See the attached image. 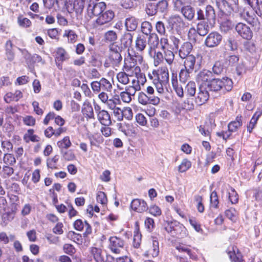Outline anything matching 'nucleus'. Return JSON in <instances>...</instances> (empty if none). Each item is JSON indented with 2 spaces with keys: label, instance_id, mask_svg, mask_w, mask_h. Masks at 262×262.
<instances>
[{
  "label": "nucleus",
  "instance_id": "f257e3e1",
  "mask_svg": "<svg viewBox=\"0 0 262 262\" xmlns=\"http://www.w3.org/2000/svg\"><path fill=\"white\" fill-rule=\"evenodd\" d=\"M153 74L156 76L153 80V83L157 92L160 94H163L169 83L168 69L166 67L161 68L157 71L154 72Z\"/></svg>",
  "mask_w": 262,
  "mask_h": 262
},
{
  "label": "nucleus",
  "instance_id": "f03ea898",
  "mask_svg": "<svg viewBox=\"0 0 262 262\" xmlns=\"http://www.w3.org/2000/svg\"><path fill=\"white\" fill-rule=\"evenodd\" d=\"M232 84L231 79L228 78L222 79L212 78L208 84V86L211 91L218 92L223 89L227 91H230L232 88Z\"/></svg>",
  "mask_w": 262,
  "mask_h": 262
},
{
  "label": "nucleus",
  "instance_id": "7ed1b4c3",
  "mask_svg": "<svg viewBox=\"0 0 262 262\" xmlns=\"http://www.w3.org/2000/svg\"><path fill=\"white\" fill-rule=\"evenodd\" d=\"M106 9V4L104 2H96L94 0L88 4L85 18L88 20L98 17L103 11Z\"/></svg>",
  "mask_w": 262,
  "mask_h": 262
},
{
  "label": "nucleus",
  "instance_id": "20e7f679",
  "mask_svg": "<svg viewBox=\"0 0 262 262\" xmlns=\"http://www.w3.org/2000/svg\"><path fill=\"white\" fill-rule=\"evenodd\" d=\"M197 19L203 20L210 23L213 26L215 22V13L214 8L210 5H207L205 10L199 9L197 11Z\"/></svg>",
  "mask_w": 262,
  "mask_h": 262
},
{
  "label": "nucleus",
  "instance_id": "39448f33",
  "mask_svg": "<svg viewBox=\"0 0 262 262\" xmlns=\"http://www.w3.org/2000/svg\"><path fill=\"white\" fill-rule=\"evenodd\" d=\"M91 254L96 262H115L113 257L106 255L100 248L93 247L91 249Z\"/></svg>",
  "mask_w": 262,
  "mask_h": 262
},
{
  "label": "nucleus",
  "instance_id": "423d86ee",
  "mask_svg": "<svg viewBox=\"0 0 262 262\" xmlns=\"http://www.w3.org/2000/svg\"><path fill=\"white\" fill-rule=\"evenodd\" d=\"M109 241V248L112 252L119 254L124 250L125 242L122 239L113 236L110 238Z\"/></svg>",
  "mask_w": 262,
  "mask_h": 262
},
{
  "label": "nucleus",
  "instance_id": "0eeeda50",
  "mask_svg": "<svg viewBox=\"0 0 262 262\" xmlns=\"http://www.w3.org/2000/svg\"><path fill=\"white\" fill-rule=\"evenodd\" d=\"M222 40V36L217 32H212L207 36L205 41V45L209 48L217 47Z\"/></svg>",
  "mask_w": 262,
  "mask_h": 262
},
{
  "label": "nucleus",
  "instance_id": "6e6552de",
  "mask_svg": "<svg viewBox=\"0 0 262 262\" xmlns=\"http://www.w3.org/2000/svg\"><path fill=\"white\" fill-rule=\"evenodd\" d=\"M238 34L243 38L249 40L252 37V32L250 28L245 24L239 23L235 26Z\"/></svg>",
  "mask_w": 262,
  "mask_h": 262
},
{
  "label": "nucleus",
  "instance_id": "1a4fd4ad",
  "mask_svg": "<svg viewBox=\"0 0 262 262\" xmlns=\"http://www.w3.org/2000/svg\"><path fill=\"white\" fill-rule=\"evenodd\" d=\"M114 17V13L112 10L103 11V12L96 19V23L98 26H102L110 22Z\"/></svg>",
  "mask_w": 262,
  "mask_h": 262
},
{
  "label": "nucleus",
  "instance_id": "9d476101",
  "mask_svg": "<svg viewBox=\"0 0 262 262\" xmlns=\"http://www.w3.org/2000/svg\"><path fill=\"white\" fill-rule=\"evenodd\" d=\"M209 98V94L206 89L203 86H200L195 98V103L198 105H202L208 100Z\"/></svg>",
  "mask_w": 262,
  "mask_h": 262
},
{
  "label": "nucleus",
  "instance_id": "9b49d317",
  "mask_svg": "<svg viewBox=\"0 0 262 262\" xmlns=\"http://www.w3.org/2000/svg\"><path fill=\"white\" fill-rule=\"evenodd\" d=\"M168 23L172 28H175L177 30L182 29L186 26L185 23L183 18L178 15L170 16L168 19Z\"/></svg>",
  "mask_w": 262,
  "mask_h": 262
},
{
  "label": "nucleus",
  "instance_id": "f8f14e48",
  "mask_svg": "<svg viewBox=\"0 0 262 262\" xmlns=\"http://www.w3.org/2000/svg\"><path fill=\"white\" fill-rule=\"evenodd\" d=\"M159 253V242L157 237L152 236L150 239V246L145 254L157 257Z\"/></svg>",
  "mask_w": 262,
  "mask_h": 262
},
{
  "label": "nucleus",
  "instance_id": "ddd939ff",
  "mask_svg": "<svg viewBox=\"0 0 262 262\" xmlns=\"http://www.w3.org/2000/svg\"><path fill=\"white\" fill-rule=\"evenodd\" d=\"M130 207L133 210L138 212H143L148 209L145 201L137 199L132 201Z\"/></svg>",
  "mask_w": 262,
  "mask_h": 262
},
{
  "label": "nucleus",
  "instance_id": "4468645a",
  "mask_svg": "<svg viewBox=\"0 0 262 262\" xmlns=\"http://www.w3.org/2000/svg\"><path fill=\"white\" fill-rule=\"evenodd\" d=\"M97 118L99 122L104 126H110L112 124V120L108 112L104 110L99 111L97 113Z\"/></svg>",
  "mask_w": 262,
  "mask_h": 262
},
{
  "label": "nucleus",
  "instance_id": "2eb2a0df",
  "mask_svg": "<svg viewBox=\"0 0 262 262\" xmlns=\"http://www.w3.org/2000/svg\"><path fill=\"white\" fill-rule=\"evenodd\" d=\"M213 78L211 72L207 70H203L200 72L196 76V80L199 83H205L210 81Z\"/></svg>",
  "mask_w": 262,
  "mask_h": 262
},
{
  "label": "nucleus",
  "instance_id": "dca6fc26",
  "mask_svg": "<svg viewBox=\"0 0 262 262\" xmlns=\"http://www.w3.org/2000/svg\"><path fill=\"white\" fill-rule=\"evenodd\" d=\"M137 64V62L129 53L124 59L123 68L125 72H128L133 69L134 72H135L136 68L140 67Z\"/></svg>",
  "mask_w": 262,
  "mask_h": 262
},
{
  "label": "nucleus",
  "instance_id": "f3484780",
  "mask_svg": "<svg viewBox=\"0 0 262 262\" xmlns=\"http://www.w3.org/2000/svg\"><path fill=\"white\" fill-rule=\"evenodd\" d=\"M184 59L183 64L184 68L192 71H196L197 67L196 65V58L193 55L187 56V57L182 58Z\"/></svg>",
  "mask_w": 262,
  "mask_h": 262
},
{
  "label": "nucleus",
  "instance_id": "a211bd4d",
  "mask_svg": "<svg viewBox=\"0 0 262 262\" xmlns=\"http://www.w3.org/2000/svg\"><path fill=\"white\" fill-rule=\"evenodd\" d=\"M192 45L189 42H184L180 47L179 50V55L181 58H183L187 57V56H190V52L192 50Z\"/></svg>",
  "mask_w": 262,
  "mask_h": 262
},
{
  "label": "nucleus",
  "instance_id": "6ab92c4d",
  "mask_svg": "<svg viewBox=\"0 0 262 262\" xmlns=\"http://www.w3.org/2000/svg\"><path fill=\"white\" fill-rule=\"evenodd\" d=\"M139 24V19L133 16H129L125 19V26L128 31L136 30Z\"/></svg>",
  "mask_w": 262,
  "mask_h": 262
},
{
  "label": "nucleus",
  "instance_id": "aec40b11",
  "mask_svg": "<svg viewBox=\"0 0 262 262\" xmlns=\"http://www.w3.org/2000/svg\"><path fill=\"white\" fill-rule=\"evenodd\" d=\"M171 84L177 95L181 98L183 97L184 94L183 88L182 86L178 83L176 74H172Z\"/></svg>",
  "mask_w": 262,
  "mask_h": 262
},
{
  "label": "nucleus",
  "instance_id": "412c9836",
  "mask_svg": "<svg viewBox=\"0 0 262 262\" xmlns=\"http://www.w3.org/2000/svg\"><path fill=\"white\" fill-rule=\"evenodd\" d=\"M23 54L27 64L32 65L36 62H43L41 57L37 54L31 55L25 50L23 51Z\"/></svg>",
  "mask_w": 262,
  "mask_h": 262
},
{
  "label": "nucleus",
  "instance_id": "4be33fe9",
  "mask_svg": "<svg viewBox=\"0 0 262 262\" xmlns=\"http://www.w3.org/2000/svg\"><path fill=\"white\" fill-rule=\"evenodd\" d=\"M182 229H184V227L182 225L179 224L174 225L172 223L168 224L165 227V230L173 237L179 236L181 234L180 231H182Z\"/></svg>",
  "mask_w": 262,
  "mask_h": 262
},
{
  "label": "nucleus",
  "instance_id": "5701e85b",
  "mask_svg": "<svg viewBox=\"0 0 262 262\" xmlns=\"http://www.w3.org/2000/svg\"><path fill=\"white\" fill-rule=\"evenodd\" d=\"M202 21L199 23L196 26V31L201 36L206 35L209 31L210 23L208 21L202 20Z\"/></svg>",
  "mask_w": 262,
  "mask_h": 262
},
{
  "label": "nucleus",
  "instance_id": "b1692460",
  "mask_svg": "<svg viewBox=\"0 0 262 262\" xmlns=\"http://www.w3.org/2000/svg\"><path fill=\"white\" fill-rule=\"evenodd\" d=\"M148 42L149 46V53L151 55L152 50H155L159 43L158 36L155 33L149 34L148 38Z\"/></svg>",
  "mask_w": 262,
  "mask_h": 262
},
{
  "label": "nucleus",
  "instance_id": "393cba45",
  "mask_svg": "<svg viewBox=\"0 0 262 262\" xmlns=\"http://www.w3.org/2000/svg\"><path fill=\"white\" fill-rule=\"evenodd\" d=\"M23 94L20 91L17 90L14 93L11 92L8 93L4 97L5 101L9 103L12 101H18L19 99L22 98Z\"/></svg>",
  "mask_w": 262,
  "mask_h": 262
},
{
  "label": "nucleus",
  "instance_id": "a878e982",
  "mask_svg": "<svg viewBox=\"0 0 262 262\" xmlns=\"http://www.w3.org/2000/svg\"><path fill=\"white\" fill-rule=\"evenodd\" d=\"M82 112L85 117L90 119L94 117L93 108L91 103L88 101H85L83 103Z\"/></svg>",
  "mask_w": 262,
  "mask_h": 262
},
{
  "label": "nucleus",
  "instance_id": "bb28decb",
  "mask_svg": "<svg viewBox=\"0 0 262 262\" xmlns=\"http://www.w3.org/2000/svg\"><path fill=\"white\" fill-rule=\"evenodd\" d=\"M184 16L189 20H191L194 17L195 11L190 6H184L181 10Z\"/></svg>",
  "mask_w": 262,
  "mask_h": 262
},
{
  "label": "nucleus",
  "instance_id": "cd10ccee",
  "mask_svg": "<svg viewBox=\"0 0 262 262\" xmlns=\"http://www.w3.org/2000/svg\"><path fill=\"white\" fill-rule=\"evenodd\" d=\"M225 49L228 51H235L237 48L236 41L233 37H229L225 42Z\"/></svg>",
  "mask_w": 262,
  "mask_h": 262
},
{
  "label": "nucleus",
  "instance_id": "c85d7f7f",
  "mask_svg": "<svg viewBox=\"0 0 262 262\" xmlns=\"http://www.w3.org/2000/svg\"><path fill=\"white\" fill-rule=\"evenodd\" d=\"M133 38V36L130 33H125L121 39V43L120 45H123L125 48H128L132 44Z\"/></svg>",
  "mask_w": 262,
  "mask_h": 262
},
{
  "label": "nucleus",
  "instance_id": "c756f323",
  "mask_svg": "<svg viewBox=\"0 0 262 262\" xmlns=\"http://www.w3.org/2000/svg\"><path fill=\"white\" fill-rule=\"evenodd\" d=\"M146 39L143 36H139L136 40V48L137 50L143 51L146 47Z\"/></svg>",
  "mask_w": 262,
  "mask_h": 262
},
{
  "label": "nucleus",
  "instance_id": "7c9ffc66",
  "mask_svg": "<svg viewBox=\"0 0 262 262\" xmlns=\"http://www.w3.org/2000/svg\"><path fill=\"white\" fill-rule=\"evenodd\" d=\"M242 125V117L237 116L235 121H232L228 124V130L229 132H235Z\"/></svg>",
  "mask_w": 262,
  "mask_h": 262
},
{
  "label": "nucleus",
  "instance_id": "2f4dec72",
  "mask_svg": "<svg viewBox=\"0 0 262 262\" xmlns=\"http://www.w3.org/2000/svg\"><path fill=\"white\" fill-rule=\"evenodd\" d=\"M234 26V24L230 20L226 19L221 22L220 29L222 32L227 33L232 30Z\"/></svg>",
  "mask_w": 262,
  "mask_h": 262
},
{
  "label": "nucleus",
  "instance_id": "473e14b6",
  "mask_svg": "<svg viewBox=\"0 0 262 262\" xmlns=\"http://www.w3.org/2000/svg\"><path fill=\"white\" fill-rule=\"evenodd\" d=\"M108 58L111 63L115 67H119L122 60L121 54L118 53H110Z\"/></svg>",
  "mask_w": 262,
  "mask_h": 262
},
{
  "label": "nucleus",
  "instance_id": "72a5a7b5",
  "mask_svg": "<svg viewBox=\"0 0 262 262\" xmlns=\"http://www.w3.org/2000/svg\"><path fill=\"white\" fill-rule=\"evenodd\" d=\"M228 250V254L232 262H244L242 258L241 254L238 253H235V250L234 247H232V251L230 249Z\"/></svg>",
  "mask_w": 262,
  "mask_h": 262
},
{
  "label": "nucleus",
  "instance_id": "f704fd0d",
  "mask_svg": "<svg viewBox=\"0 0 262 262\" xmlns=\"http://www.w3.org/2000/svg\"><path fill=\"white\" fill-rule=\"evenodd\" d=\"M196 84L193 81H189L185 87L186 94L189 96H194L196 93Z\"/></svg>",
  "mask_w": 262,
  "mask_h": 262
},
{
  "label": "nucleus",
  "instance_id": "c9c22d12",
  "mask_svg": "<svg viewBox=\"0 0 262 262\" xmlns=\"http://www.w3.org/2000/svg\"><path fill=\"white\" fill-rule=\"evenodd\" d=\"M218 8L223 12H230L231 9L228 3L226 0H216Z\"/></svg>",
  "mask_w": 262,
  "mask_h": 262
},
{
  "label": "nucleus",
  "instance_id": "e433bc0d",
  "mask_svg": "<svg viewBox=\"0 0 262 262\" xmlns=\"http://www.w3.org/2000/svg\"><path fill=\"white\" fill-rule=\"evenodd\" d=\"M129 77H132V76L129 75L125 72H120L117 75L118 81L124 85L129 83Z\"/></svg>",
  "mask_w": 262,
  "mask_h": 262
},
{
  "label": "nucleus",
  "instance_id": "4c0bfd02",
  "mask_svg": "<svg viewBox=\"0 0 262 262\" xmlns=\"http://www.w3.org/2000/svg\"><path fill=\"white\" fill-rule=\"evenodd\" d=\"M193 71L188 70L186 69H182L179 73V79L181 82L185 83L190 78V74L192 73Z\"/></svg>",
  "mask_w": 262,
  "mask_h": 262
},
{
  "label": "nucleus",
  "instance_id": "58836bf2",
  "mask_svg": "<svg viewBox=\"0 0 262 262\" xmlns=\"http://www.w3.org/2000/svg\"><path fill=\"white\" fill-rule=\"evenodd\" d=\"M135 77L139 81V83L141 85H143L146 82V78L144 74L141 73L140 67H136L135 72Z\"/></svg>",
  "mask_w": 262,
  "mask_h": 262
},
{
  "label": "nucleus",
  "instance_id": "ea45409f",
  "mask_svg": "<svg viewBox=\"0 0 262 262\" xmlns=\"http://www.w3.org/2000/svg\"><path fill=\"white\" fill-rule=\"evenodd\" d=\"M57 146L60 149V151L64 149H68L71 146V142L69 137H64L62 140L57 142Z\"/></svg>",
  "mask_w": 262,
  "mask_h": 262
},
{
  "label": "nucleus",
  "instance_id": "a19ab883",
  "mask_svg": "<svg viewBox=\"0 0 262 262\" xmlns=\"http://www.w3.org/2000/svg\"><path fill=\"white\" fill-rule=\"evenodd\" d=\"M141 90V86L139 83V81L136 77L132 79L130 85L126 88L125 90L126 91H134L135 94L137 91H139Z\"/></svg>",
  "mask_w": 262,
  "mask_h": 262
},
{
  "label": "nucleus",
  "instance_id": "79ce46f5",
  "mask_svg": "<svg viewBox=\"0 0 262 262\" xmlns=\"http://www.w3.org/2000/svg\"><path fill=\"white\" fill-rule=\"evenodd\" d=\"M146 13L149 16H152L158 13L156 3L149 2L146 4Z\"/></svg>",
  "mask_w": 262,
  "mask_h": 262
},
{
  "label": "nucleus",
  "instance_id": "37998d69",
  "mask_svg": "<svg viewBox=\"0 0 262 262\" xmlns=\"http://www.w3.org/2000/svg\"><path fill=\"white\" fill-rule=\"evenodd\" d=\"M134 91H126L120 93V97L124 102L129 103L132 100V96L135 95Z\"/></svg>",
  "mask_w": 262,
  "mask_h": 262
},
{
  "label": "nucleus",
  "instance_id": "c03bdc74",
  "mask_svg": "<svg viewBox=\"0 0 262 262\" xmlns=\"http://www.w3.org/2000/svg\"><path fill=\"white\" fill-rule=\"evenodd\" d=\"M63 36L67 37L68 38L69 42L72 43L76 41L78 37L75 31L72 30H66Z\"/></svg>",
  "mask_w": 262,
  "mask_h": 262
},
{
  "label": "nucleus",
  "instance_id": "a18cd8bd",
  "mask_svg": "<svg viewBox=\"0 0 262 262\" xmlns=\"http://www.w3.org/2000/svg\"><path fill=\"white\" fill-rule=\"evenodd\" d=\"M110 53L113 54H121L123 51V47L120 43L114 42L110 45L109 47Z\"/></svg>",
  "mask_w": 262,
  "mask_h": 262
},
{
  "label": "nucleus",
  "instance_id": "49530a36",
  "mask_svg": "<svg viewBox=\"0 0 262 262\" xmlns=\"http://www.w3.org/2000/svg\"><path fill=\"white\" fill-rule=\"evenodd\" d=\"M68 58L65 50L62 48H59L57 49L56 54V59L58 61H63Z\"/></svg>",
  "mask_w": 262,
  "mask_h": 262
},
{
  "label": "nucleus",
  "instance_id": "de8ad7c7",
  "mask_svg": "<svg viewBox=\"0 0 262 262\" xmlns=\"http://www.w3.org/2000/svg\"><path fill=\"white\" fill-rule=\"evenodd\" d=\"M99 81L102 90L108 92H111L113 85L109 80L104 78H102Z\"/></svg>",
  "mask_w": 262,
  "mask_h": 262
},
{
  "label": "nucleus",
  "instance_id": "09e8293b",
  "mask_svg": "<svg viewBox=\"0 0 262 262\" xmlns=\"http://www.w3.org/2000/svg\"><path fill=\"white\" fill-rule=\"evenodd\" d=\"M141 28L142 32L146 35L151 33V32L152 31V27L151 24L149 21H144L142 22L141 24Z\"/></svg>",
  "mask_w": 262,
  "mask_h": 262
},
{
  "label": "nucleus",
  "instance_id": "8fccbe9b",
  "mask_svg": "<svg viewBox=\"0 0 262 262\" xmlns=\"http://www.w3.org/2000/svg\"><path fill=\"white\" fill-rule=\"evenodd\" d=\"M174 58V55L173 52L169 50H164V59L168 64L171 65L173 61Z\"/></svg>",
  "mask_w": 262,
  "mask_h": 262
},
{
  "label": "nucleus",
  "instance_id": "3c124183",
  "mask_svg": "<svg viewBox=\"0 0 262 262\" xmlns=\"http://www.w3.org/2000/svg\"><path fill=\"white\" fill-rule=\"evenodd\" d=\"M3 161L6 164L12 166L15 164L16 159L12 154L6 153L4 156Z\"/></svg>",
  "mask_w": 262,
  "mask_h": 262
},
{
  "label": "nucleus",
  "instance_id": "603ef678",
  "mask_svg": "<svg viewBox=\"0 0 262 262\" xmlns=\"http://www.w3.org/2000/svg\"><path fill=\"white\" fill-rule=\"evenodd\" d=\"M156 4L158 12L164 13L167 11L168 2L166 0H161Z\"/></svg>",
  "mask_w": 262,
  "mask_h": 262
},
{
  "label": "nucleus",
  "instance_id": "864d4df0",
  "mask_svg": "<svg viewBox=\"0 0 262 262\" xmlns=\"http://www.w3.org/2000/svg\"><path fill=\"white\" fill-rule=\"evenodd\" d=\"M120 103V100L118 96H115L112 99H108V101L106 103V104L110 109L113 110L116 108V105Z\"/></svg>",
  "mask_w": 262,
  "mask_h": 262
},
{
  "label": "nucleus",
  "instance_id": "5fc2aeb1",
  "mask_svg": "<svg viewBox=\"0 0 262 262\" xmlns=\"http://www.w3.org/2000/svg\"><path fill=\"white\" fill-rule=\"evenodd\" d=\"M63 159L66 161H72L75 159V156L71 150H64L61 151Z\"/></svg>",
  "mask_w": 262,
  "mask_h": 262
},
{
  "label": "nucleus",
  "instance_id": "6e6d98bb",
  "mask_svg": "<svg viewBox=\"0 0 262 262\" xmlns=\"http://www.w3.org/2000/svg\"><path fill=\"white\" fill-rule=\"evenodd\" d=\"M191 162L187 159H184L181 164L178 167V170L180 172H183L187 170L190 167Z\"/></svg>",
  "mask_w": 262,
  "mask_h": 262
},
{
  "label": "nucleus",
  "instance_id": "4d7b16f0",
  "mask_svg": "<svg viewBox=\"0 0 262 262\" xmlns=\"http://www.w3.org/2000/svg\"><path fill=\"white\" fill-rule=\"evenodd\" d=\"M17 22L19 25L24 28L29 27L31 25V21L27 18L19 16L17 18Z\"/></svg>",
  "mask_w": 262,
  "mask_h": 262
},
{
  "label": "nucleus",
  "instance_id": "13d9d810",
  "mask_svg": "<svg viewBox=\"0 0 262 262\" xmlns=\"http://www.w3.org/2000/svg\"><path fill=\"white\" fill-rule=\"evenodd\" d=\"M86 2L83 0H77L74 4V8L77 13H81Z\"/></svg>",
  "mask_w": 262,
  "mask_h": 262
},
{
  "label": "nucleus",
  "instance_id": "bf43d9fd",
  "mask_svg": "<svg viewBox=\"0 0 262 262\" xmlns=\"http://www.w3.org/2000/svg\"><path fill=\"white\" fill-rule=\"evenodd\" d=\"M260 115V114L257 115L256 113H255L252 118L251 119L250 123L247 125V129L249 133L252 132V130L254 128L255 125L257 122V120H258V118Z\"/></svg>",
  "mask_w": 262,
  "mask_h": 262
},
{
  "label": "nucleus",
  "instance_id": "052dcab7",
  "mask_svg": "<svg viewBox=\"0 0 262 262\" xmlns=\"http://www.w3.org/2000/svg\"><path fill=\"white\" fill-rule=\"evenodd\" d=\"M224 70V68L223 66L219 61L216 62L212 67L213 72L216 75H219L222 73Z\"/></svg>",
  "mask_w": 262,
  "mask_h": 262
},
{
  "label": "nucleus",
  "instance_id": "680f3d73",
  "mask_svg": "<svg viewBox=\"0 0 262 262\" xmlns=\"http://www.w3.org/2000/svg\"><path fill=\"white\" fill-rule=\"evenodd\" d=\"M210 203L212 207L217 208L218 207L219 200L217 193L214 191L210 194Z\"/></svg>",
  "mask_w": 262,
  "mask_h": 262
},
{
  "label": "nucleus",
  "instance_id": "e2e57ef3",
  "mask_svg": "<svg viewBox=\"0 0 262 262\" xmlns=\"http://www.w3.org/2000/svg\"><path fill=\"white\" fill-rule=\"evenodd\" d=\"M14 171V169L7 165H5L3 167V172H4L3 177L4 178H8L13 174Z\"/></svg>",
  "mask_w": 262,
  "mask_h": 262
},
{
  "label": "nucleus",
  "instance_id": "0e129e2a",
  "mask_svg": "<svg viewBox=\"0 0 262 262\" xmlns=\"http://www.w3.org/2000/svg\"><path fill=\"white\" fill-rule=\"evenodd\" d=\"M97 201L102 205L106 204L107 199L105 193L102 191H99L97 195Z\"/></svg>",
  "mask_w": 262,
  "mask_h": 262
},
{
  "label": "nucleus",
  "instance_id": "69168bd1",
  "mask_svg": "<svg viewBox=\"0 0 262 262\" xmlns=\"http://www.w3.org/2000/svg\"><path fill=\"white\" fill-rule=\"evenodd\" d=\"M1 146L4 151L10 152L13 149V145L10 141H2Z\"/></svg>",
  "mask_w": 262,
  "mask_h": 262
},
{
  "label": "nucleus",
  "instance_id": "338daca9",
  "mask_svg": "<svg viewBox=\"0 0 262 262\" xmlns=\"http://www.w3.org/2000/svg\"><path fill=\"white\" fill-rule=\"evenodd\" d=\"M228 195L232 204H235L238 202V194L233 188H231V191L228 192Z\"/></svg>",
  "mask_w": 262,
  "mask_h": 262
},
{
  "label": "nucleus",
  "instance_id": "774afa93",
  "mask_svg": "<svg viewBox=\"0 0 262 262\" xmlns=\"http://www.w3.org/2000/svg\"><path fill=\"white\" fill-rule=\"evenodd\" d=\"M105 38L106 40L112 42L117 39V35L115 32L108 31L105 34Z\"/></svg>",
  "mask_w": 262,
  "mask_h": 262
}]
</instances>
